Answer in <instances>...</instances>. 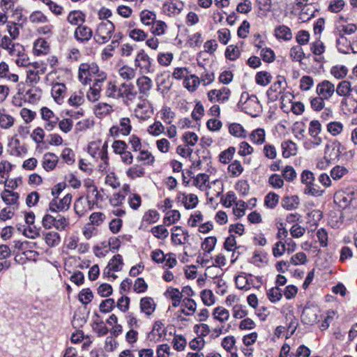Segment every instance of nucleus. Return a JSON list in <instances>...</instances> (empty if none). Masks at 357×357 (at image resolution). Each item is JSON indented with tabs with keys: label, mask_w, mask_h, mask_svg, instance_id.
<instances>
[{
	"label": "nucleus",
	"mask_w": 357,
	"mask_h": 357,
	"mask_svg": "<svg viewBox=\"0 0 357 357\" xmlns=\"http://www.w3.org/2000/svg\"><path fill=\"white\" fill-rule=\"evenodd\" d=\"M161 114H162L161 119L166 123H168V124H170L172 122V121L175 116L174 113L172 111L171 108L168 107H165L162 109Z\"/></svg>",
	"instance_id": "obj_62"
},
{
	"label": "nucleus",
	"mask_w": 357,
	"mask_h": 357,
	"mask_svg": "<svg viewBox=\"0 0 357 357\" xmlns=\"http://www.w3.org/2000/svg\"><path fill=\"white\" fill-rule=\"evenodd\" d=\"M128 35L136 41H143L147 38V34L142 29L137 28L130 29Z\"/></svg>",
	"instance_id": "obj_40"
},
{
	"label": "nucleus",
	"mask_w": 357,
	"mask_h": 357,
	"mask_svg": "<svg viewBox=\"0 0 357 357\" xmlns=\"http://www.w3.org/2000/svg\"><path fill=\"white\" fill-rule=\"evenodd\" d=\"M201 298L203 303L208 306L213 305L215 302L214 295L212 291L204 289L201 292Z\"/></svg>",
	"instance_id": "obj_53"
},
{
	"label": "nucleus",
	"mask_w": 357,
	"mask_h": 357,
	"mask_svg": "<svg viewBox=\"0 0 357 357\" xmlns=\"http://www.w3.org/2000/svg\"><path fill=\"white\" fill-rule=\"evenodd\" d=\"M351 83L349 81H342L340 82L335 91L340 96H349V93H351Z\"/></svg>",
	"instance_id": "obj_31"
},
{
	"label": "nucleus",
	"mask_w": 357,
	"mask_h": 357,
	"mask_svg": "<svg viewBox=\"0 0 357 357\" xmlns=\"http://www.w3.org/2000/svg\"><path fill=\"white\" fill-rule=\"evenodd\" d=\"M120 76L127 80L132 79L135 77V70L128 66H124L119 69Z\"/></svg>",
	"instance_id": "obj_56"
},
{
	"label": "nucleus",
	"mask_w": 357,
	"mask_h": 357,
	"mask_svg": "<svg viewBox=\"0 0 357 357\" xmlns=\"http://www.w3.org/2000/svg\"><path fill=\"white\" fill-rule=\"evenodd\" d=\"M29 20L32 23H45L47 22V17L40 11H34L29 16Z\"/></svg>",
	"instance_id": "obj_60"
},
{
	"label": "nucleus",
	"mask_w": 357,
	"mask_h": 357,
	"mask_svg": "<svg viewBox=\"0 0 357 357\" xmlns=\"http://www.w3.org/2000/svg\"><path fill=\"white\" fill-rule=\"evenodd\" d=\"M22 126H20L18 129V134L12 137L8 144V152L15 156L21 155L22 147L20 146V138L22 137Z\"/></svg>",
	"instance_id": "obj_4"
},
{
	"label": "nucleus",
	"mask_w": 357,
	"mask_h": 357,
	"mask_svg": "<svg viewBox=\"0 0 357 357\" xmlns=\"http://www.w3.org/2000/svg\"><path fill=\"white\" fill-rule=\"evenodd\" d=\"M267 296L271 302L275 303L282 298V291L279 287H275L267 291Z\"/></svg>",
	"instance_id": "obj_47"
},
{
	"label": "nucleus",
	"mask_w": 357,
	"mask_h": 357,
	"mask_svg": "<svg viewBox=\"0 0 357 357\" xmlns=\"http://www.w3.org/2000/svg\"><path fill=\"white\" fill-rule=\"evenodd\" d=\"M132 130L130 125V120L129 118H122L120 120L119 126H114L109 129L111 135L117 137L121 133L123 135L127 136L130 134Z\"/></svg>",
	"instance_id": "obj_7"
},
{
	"label": "nucleus",
	"mask_w": 357,
	"mask_h": 357,
	"mask_svg": "<svg viewBox=\"0 0 357 357\" xmlns=\"http://www.w3.org/2000/svg\"><path fill=\"white\" fill-rule=\"evenodd\" d=\"M66 89V85L62 83H56L52 86V96L57 103L60 104L63 101Z\"/></svg>",
	"instance_id": "obj_19"
},
{
	"label": "nucleus",
	"mask_w": 357,
	"mask_h": 357,
	"mask_svg": "<svg viewBox=\"0 0 357 357\" xmlns=\"http://www.w3.org/2000/svg\"><path fill=\"white\" fill-rule=\"evenodd\" d=\"M272 79V76L266 71H261L256 74L255 81L257 84L261 86L268 85Z\"/></svg>",
	"instance_id": "obj_36"
},
{
	"label": "nucleus",
	"mask_w": 357,
	"mask_h": 357,
	"mask_svg": "<svg viewBox=\"0 0 357 357\" xmlns=\"http://www.w3.org/2000/svg\"><path fill=\"white\" fill-rule=\"evenodd\" d=\"M341 154L340 143L337 140L328 142L324 151V156L329 160L335 161L338 160Z\"/></svg>",
	"instance_id": "obj_6"
},
{
	"label": "nucleus",
	"mask_w": 357,
	"mask_h": 357,
	"mask_svg": "<svg viewBox=\"0 0 357 357\" xmlns=\"http://www.w3.org/2000/svg\"><path fill=\"white\" fill-rule=\"evenodd\" d=\"M167 25L162 20H155L151 26V32L155 36H162L165 33Z\"/></svg>",
	"instance_id": "obj_34"
},
{
	"label": "nucleus",
	"mask_w": 357,
	"mask_h": 357,
	"mask_svg": "<svg viewBox=\"0 0 357 357\" xmlns=\"http://www.w3.org/2000/svg\"><path fill=\"white\" fill-rule=\"evenodd\" d=\"M114 29V24L111 21H103L98 25L94 39L100 44L106 43L111 39Z\"/></svg>",
	"instance_id": "obj_1"
},
{
	"label": "nucleus",
	"mask_w": 357,
	"mask_h": 357,
	"mask_svg": "<svg viewBox=\"0 0 357 357\" xmlns=\"http://www.w3.org/2000/svg\"><path fill=\"white\" fill-rule=\"evenodd\" d=\"M128 204L131 208L137 210L142 204V199L138 194H131L128 197Z\"/></svg>",
	"instance_id": "obj_63"
},
{
	"label": "nucleus",
	"mask_w": 357,
	"mask_h": 357,
	"mask_svg": "<svg viewBox=\"0 0 357 357\" xmlns=\"http://www.w3.org/2000/svg\"><path fill=\"white\" fill-rule=\"evenodd\" d=\"M282 206L286 210L291 211L298 208L299 199L298 196L284 197L282 200Z\"/></svg>",
	"instance_id": "obj_25"
},
{
	"label": "nucleus",
	"mask_w": 357,
	"mask_h": 357,
	"mask_svg": "<svg viewBox=\"0 0 357 357\" xmlns=\"http://www.w3.org/2000/svg\"><path fill=\"white\" fill-rule=\"evenodd\" d=\"M217 243V238L215 236H209L204 239L202 243V249L208 253L212 252Z\"/></svg>",
	"instance_id": "obj_42"
},
{
	"label": "nucleus",
	"mask_w": 357,
	"mask_h": 357,
	"mask_svg": "<svg viewBox=\"0 0 357 357\" xmlns=\"http://www.w3.org/2000/svg\"><path fill=\"white\" fill-rule=\"evenodd\" d=\"M213 317L214 319L220 322L227 321L229 317V312L223 307H217L213 310Z\"/></svg>",
	"instance_id": "obj_30"
},
{
	"label": "nucleus",
	"mask_w": 357,
	"mask_h": 357,
	"mask_svg": "<svg viewBox=\"0 0 357 357\" xmlns=\"http://www.w3.org/2000/svg\"><path fill=\"white\" fill-rule=\"evenodd\" d=\"M91 202L89 199L86 202L84 197H79L75 200L74 204V210L75 213L79 217L84 215L88 208L91 209Z\"/></svg>",
	"instance_id": "obj_12"
},
{
	"label": "nucleus",
	"mask_w": 357,
	"mask_h": 357,
	"mask_svg": "<svg viewBox=\"0 0 357 357\" xmlns=\"http://www.w3.org/2000/svg\"><path fill=\"white\" fill-rule=\"evenodd\" d=\"M137 86L140 94L148 96L149 91L152 87V81L149 77L142 76L137 79Z\"/></svg>",
	"instance_id": "obj_16"
},
{
	"label": "nucleus",
	"mask_w": 357,
	"mask_h": 357,
	"mask_svg": "<svg viewBox=\"0 0 357 357\" xmlns=\"http://www.w3.org/2000/svg\"><path fill=\"white\" fill-rule=\"evenodd\" d=\"M44 239L50 247H56L61 242V236L56 231H48L44 234Z\"/></svg>",
	"instance_id": "obj_26"
},
{
	"label": "nucleus",
	"mask_w": 357,
	"mask_h": 357,
	"mask_svg": "<svg viewBox=\"0 0 357 357\" xmlns=\"http://www.w3.org/2000/svg\"><path fill=\"white\" fill-rule=\"evenodd\" d=\"M184 5L179 0H172L164 4V9L169 15H178L183 9Z\"/></svg>",
	"instance_id": "obj_13"
},
{
	"label": "nucleus",
	"mask_w": 357,
	"mask_h": 357,
	"mask_svg": "<svg viewBox=\"0 0 357 357\" xmlns=\"http://www.w3.org/2000/svg\"><path fill=\"white\" fill-rule=\"evenodd\" d=\"M204 336H195L190 342V349L196 351H200L205 345Z\"/></svg>",
	"instance_id": "obj_41"
},
{
	"label": "nucleus",
	"mask_w": 357,
	"mask_h": 357,
	"mask_svg": "<svg viewBox=\"0 0 357 357\" xmlns=\"http://www.w3.org/2000/svg\"><path fill=\"white\" fill-rule=\"evenodd\" d=\"M183 196L182 202L186 209H192L196 207L198 204V198L194 194L185 195L181 194Z\"/></svg>",
	"instance_id": "obj_27"
},
{
	"label": "nucleus",
	"mask_w": 357,
	"mask_h": 357,
	"mask_svg": "<svg viewBox=\"0 0 357 357\" xmlns=\"http://www.w3.org/2000/svg\"><path fill=\"white\" fill-rule=\"evenodd\" d=\"M208 176L206 174H198L195 177L193 178L194 185L202 190L208 181Z\"/></svg>",
	"instance_id": "obj_54"
},
{
	"label": "nucleus",
	"mask_w": 357,
	"mask_h": 357,
	"mask_svg": "<svg viewBox=\"0 0 357 357\" xmlns=\"http://www.w3.org/2000/svg\"><path fill=\"white\" fill-rule=\"evenodd\" d=\"M144 174V169L139 165H135L129 168L126 172L127 176L131 178L142 177Z\"/></svg>",
	"instance_id": "obj_50"
},
{
	"label": "nucleus",
	"mask_w": 357,
	"mask_h": 357,
	"mask_svg": "<svg viewBox=\"0 0 357 357\" xmlns=\"http://www.w3.org/2000/svg\"><path fill=\"white\" fill-rule=\"evenodd\" d=\"M181 218V213L177 210H172L167 213L164 218V224L170 225L175 223Z\"/></svg>",
	"instance_id": "obj_38"
},
{
	"label": "nucleus",
	"mask_w": 357,
	"mask_h": 357,
	"mask_svg": "<svg viewBox=\"0 0 357 357\" xmlns=\"http://www.w3.org/2000/svg\"><path fill=\"white\" fill-rule=\"evenodd\" d=\"M93 36L91 28L85 25H79L74 32L75 38L80 43L88 42Z\"/></svg>",
	"instance_id": "obj_10"
},
{
	"label": "nucleus",
	"mask_w": 357,
	"mask_h": 357,
	"mask_svg": "<svg viewBox=\"0 0 357 357\" xmlns=\"http://www.w3.org/2000/svg\"><path fill=\"white\" fill-rule=\"evenodd\" d=\"M347 68L344 66H333L331 70V73L337 79H342L347 75Z\"/></svg>",
	"instance_id": "obj_55"
},
{
	"label": "nucleus",
	"mask_w": 357,
	"mask_h": 357,
	"mask_svg": "<svg viewBox=\"0 0 357 357\" xmlns=\"http://www.w3.org/2000/svg\"><path fill=\"white\" fill-rule=\"evenodd\" d=\"M160 218V214L156 210H149L143 215L142 220L148 224L156 222Z\"/></svg>",
	"instance_id": "obj_39"
},
{
	"label": "nucleus",
	"mask_w": 357,
	"mask_h": 357,
	"mask_svg": "<svg viewBox=\"0 0 357 357\" xmlns=\"http://www.w3.org/2000/svg\"><path fill=\"white\" fill-rule=\"evenodd\" d=\"M72 200L70 194L66 195L62 199L55 197L49 204V211L51 212L66 211L69 209Z\"/></svg>",
	"instance_id": "obj_2"
},
{
	"label": "nucleus",
	"mask_w": 357,
	"mask_h": 357,
	"mask_svg": "<svg viewBox=\"0 0 357 357\" xmlns=\"http://www.w3.org/2000/svg\"><path fill=\"white\" fill-rule=\"evenodd\" d=\"M121 84L119 87H117L114 83L110 82L107 84L105 94L108 98L118 99L121 98Z\"/></svg>",
	"instance_id": "obj_24"
},
{
	"label": "nucleus",
	"mask_w": 357,
	"mask_h": 357,
	"mask_svg": "<svg viewBox=\"0 0 357 357\" xmlns=\"http://www.w3.org/2000/svg\"><path fill=\"white\" fill-rule=\"evenodd\" d=\"M69 225L68 219L61 215H57L55 219L54 227L59 230H65L66 228Z\"/></svg>",
	"instance_id": "obj_57"
},
{
	"label": "nucleus",
	"mask_w": 357,
	"mask_h": 357,
	"mask_svg": "<svg viewBox=\"0 0 357 357\" xmlns=\"http://www.w3.org/2000/svg\"><path fill=\"white\" fill-rule=\"evenodd\" d=\"M167 333L169 335H175L176 330L174 327L169 326L167 328H165L163 324L161 321H158L155 322L153 329L149 335H167Z\"/></svg>",
	"instance_id": "obj_15"
},
{
	"label": "nucleus",
	"mask_w": 357,
	"mask_h": 357,
	"mask_svg": "<svg viewBox=\"0 0 357 357\" xmlns=\"http://www.w3.org/2000/svg\"><path fill=\"white\" fill-rule=\"evenodd\" d=\"M67 21L72 25H82L85 21V15L79 10L70 12L67 17Z\"/></svg>",
	"instance_id": "obj_20"
},
{
	"label": "nucleus",
	"mask_w": 357,
	"mask_h": 357,
	"mask_svg": "<svg viewBox=\"0 0 357 357\" xmlns=\"http://www.w3.org/2000/svg\"><path fill=\"white\" fill-rule=\"evenodd\" d=\"M122 96L124 102L128 105V102L132 101L137 96V91L132 84H121Z\"/></svg>",
	"instance_id": "obj_11"
},
{
	"label": "nucleus",
	"mask_w": 357,
	"mask_h": 357,
	"mask_svg": "<svg viewBox=\"0 0 357 357\" xmlns=\"http://www.w3.org/2000/svg\"><path fill=\"white\" fill-rule=\"evenodd\" d=\"M286 252L285 243L282 241L276 242L273 248V255L275 257H281Z\"/></svg>",
	"instance_id": "obj_64"
},
{
	"label": "nucleus",
	"mask_w": 357,
	"mask_h": 357,
	"mask_svg": "<svg viewBox=\"0 0 357 357\" xmlns=\"http://www.w3.org/2000/svg\"><path fill=\"white\" fill-rule=\"evenodd\" d=\"M135 66L139 68L143 73H149L152 71L151 59L143 50H141L137 54Z\"/></svg>",
	"instance_id": "obj_3"
},
{
	"label": "nucleus",
	"mask_w": 357,
	"mask_h": 357,
	"mask_svg": "<svg viewBox=\"0 0 357 357\" xmlns=\"http://www.w3.org/2000/svg\"><path fill=\"white\" fill-rule=\"evenodd\" d=\"M95 68L91 67L87 63H82L79 67V79L83 84H86L87 80L89 79V76L91 75V73H95L93 70Z\"/></svg>",
	"instance_id": "obj_22"
},
{
	"label": "nucleus",
	"mask_w": 357,
	"mask_h": 357,
	"mask_svg": "<svg viewBox=\"0 0 357 357\" xmlns=\"http://www.w3.org/2000/svg\"><path fill=\"white\" fill-rule=\"evenodd\" d=\"M153 235L158 239H164L168 236L169 232L167 229L162 225L153 227L151 229Z\"/></svg>",
	"instance_id": "obj_44"
},
{
	"label": "nucleus",
	"mask_w": 357,
	"mask_h": 357,
	"mask_svg": "<svg viewBox=\"0 0 357 357\" xmlns=\"http://www.w3.org/2000/svg\"><path fill=\"white\" fill-rule=\"evenodd\" d=\"M230 94L231 91L228 88L222 87L220 90L213 89L209 91L207 96L211 102H225L229 100Z\"/></svg>",
	"instance_id": "obj_5"
},
{
	"label": "nucleus",
	"mask_w": 357,
	"mask_h": 357,
	"mask_svg": "<svg viewBox=\"0 0 357 357\" xmlns=\"http://www.w3.org/2000/svg\"><path fill=\"white\" fill-rule=\"evenodd\" d=\"M250 140L254 144H261L265 141V132L262 128H257L252 132L250 136Z\"/></svg>",
	"instance_id": "obj_35"
},
{
	"label": "nucleus",
	"mask_w": 357,
	"mask_h": 357,
	"mask_svg": "<svg viewBox=\"0 0 357 357\" xmlns=\"http://www.w3.org/2000/svg\"><path fill=\"white\" fill-rule=\"evenodd\" d=\"M25 72L26 73V83H36L39 80L38 71L31 70L29 66H25Z\"/></svg>",
	"instance_id": "obj_61"
},
{
	"label": "nucleus",
	"mask_w": 357,
	"mask_h": 357,
	"mask_svg": "<svg viewBox=\"0 0 357 357\" xmlns=\"http://www.w3.org/2000/svg\"><path fill=\"white\" fill-rule=\"evenodd\" d=\"M284 82V78L281 77L267 90L266 95L269 100L273 102L278 100L279 94L282 93L285 89V87L282 86Z\"/></svg>",
	"instance_id": "obj_9"
},
{
	"label": "nucleus",
	"mask_w": 357,
	"mask_h": 357,
	"mask_svg": "<svg viewBox=\"0 0 357 357\" xmlns=\"http://www.w3.org/2000/svg\"><path fill=\"white\" fill-rule=\"evenodd\" d=\"M348 173V169L344 166L336 165L331 171V176L335 180L337 181L342 178L344 175Z\"/></svg>",
	"instance_id": "obj_37"
},
{
	"label": "nucleus",
	"mask_w": 357,
	"mask_h": 357,
	"mask_svg": "<svg viewBox=\"0 0 357 357\" xmlns=\"http://www.w3.org/2000/svg\"><path fill=\"white\" fill-rule=\"evenodd\" d=\"M290 56L293 60L301 61L305 58V54L301 46H294L290 50Z\"/></svg>",
	"instance_id": "obj_52"
},
{
	"label": "nucleus",
	"mask_w": 357,
	"mask_h": 357,
	"mask_svg": "<svg viewBox=\"0 0 357 357\" xmlns=\"http://www.w3.org/2000/svg\"><path fill=\"white\" fill-rule=\"evenodd\" d=\"M282 149V155L284 158H289L291 155H295L297 152L296 144L291 140L283 142L281 144Z\"/></svg>",
	"instance_id": "obj_23"
},
{
	"label": "nucleus",
	"mask_w": 357,
	"mask_h": 357,
	"mask_svg": "<svg viewBox=\"0 0 357 357\" xmlns=\"http://www.w3.org/2000/svg\"><path fill=\"white\" fill-rule=\"evenodd\" d=\"M59 158L52 153H46L43 155V167L47 171L53 170L58 163Z\"/></svg>",
	"instance_id": "obj_17"
},
{
	"label": "nucleus",
	"mask_w": 357,
	"mask_h": 357,
	"mask_svg": "<svg viewBox=\"0 0 357 357\" xmlns=\"http://www.w3.org/2000/svg\"><path fill=\"white\" fill-rule=\"evenodd\" d=\"M42 95V91L38 87L32 86L26 90L25 95H24V102H28L31 104L37 103Z\"/></svg>",
	"instance_id": "obj_14"
},
{
	"label": "nucleus",
	"mask_w": 357,
	"mask_h": 357,
	"mask_svg": "<svg viewBox=\"0 0 357 357\" xmlns=\"http://www.w3.org/2000/svg\"><path fill=\"white\" fill-rule=\"evenodd\" d=\"M236 151V149L233 146L229 147L227 150L221 152L220 154V161L222 163L227 164L233 158V155Z\"/></svg>",
	"instance_id": "obj_43"
},
{
	"label": "nucleus",
	"mask_w": 357,
	"mask_h": 357,
	"mask_svg": "<svg viewBox=\"0 0 357 357\" xmlns=\"http://www.w3.org/2000/svg\"><path fill=\"white\" fill-rule=\"evenodd\" d=\"M240 55V52L236 46L234 45H229L225 51V56L226 57L231 60L234 61L236 60Z\"/></svg>",
	"instance_id": "obj_59"
},
{
	"label": "nucleus",
	"mask_w": 357,
	"mask_h": 357,
	"mask_svg": "<svg viewBox=\"0 0 357 357\" xmlns=\"http://www.w3.org/2000/svg\"><path fill=\"white\" fill-rule=\"evenodd\" d=\"M343 129V126L340 122L333 121L327 125V130L333 136H336L341 133Z\"/></svg>",
	"instance_id": "obj_51"
},
{
	"label": "nucleus",
	"mask_w": 357,
	"mask_h": 357,
	"mask_svg": "<svg viewBox=\"0 0 357 357\" xmlns=\"http://www.w3.org/2000/svg\"><path fill=\"white\" fill-rule=\"evenodd\" d=\"M302 321L307 324H313L317 319L316 310L311 307H305L301 314Z\"/></svg>",
	"instance_id": "obj_21"
},
{
	"label": "nucleus",
	"mask_w": 357,
	"mask_h": 357,
	"mask_svg": "<svg viewBox=\"0 0 357 357\" xmlns=\"http://www.w3.org/2000/svg\"><path fill=\"white\" fill-rule=\"evenodd\" d=\"M1 198L6 204H14L19 198V195L8 189H5L1 193Z\"/></svg>",
	"instance_id": "obj_33"
},
{
	"label": "nucleus",
	"mask_w": 357,
	"mask_h": 357,
	"mask_svg": "<svg viewBox=\"0 0 357 357\" xmlns=\"http://www.w3.org/2000/svg\"><path fill=\"white\" fill-rule=\"evenodd\" d=\"M138 161L144 162L145 165H152L155 160L153 155L148 151H140L137 156Z\"/></svg>",
	"instance_id": "obj_49"
},
{
	"label": "nucleus",
	"mask_w": 357,
	"mask_h": 357,
	"mask_svg": "<svg viewBox=\"0 0 357 357\" xmlns=\"http://www.w3.org/2000/svg\"><path fill=\"white\" fill-rule=\"evenodd\" d=\"M229 132L231 135L236 137L245 138L246 137L245 130L239 123H234L230 124L229 127Z\"/></svg>",
	"instance_id": "obj_32"
},
{
	"label": "nucleus",
	"mask_w": 357,
	"mask_h": 357,
	"mask_svg": "<svg viewBox=\"0 0 357 357\" xmlns=\"http://www.w3.org/2000/svg\"><path fill=\"white\" fill-rule=\"evenodd\" d=\"M140 20L143 24L150 26L156 20V15L154 12L144 10L140 13Z\"/></svg>",
	"instance_id": "obj_29"
},
{
	"label": "nucleus",
	"mask_w": 357,
	"mask_h": 357,
	"mask_svg": "<svg viewBox=\"0 0 357 357\" xmlns=\"http://www.w3.org/2000/svg\"><path fill=\"white\" fill-rule=\"evenodd\" d=\"M228 171L236 177L239 176L243 172V167L238 160H234L228 167Z\"/></svg>",
	"instance_id": "obj_48"
},
{
	"label": "nucleus",
	"mask_w": 357,
	"mask_h": 357,
	"mask_svg": "<svg viewBox=\"0 0 357 357\" xmlns=\"http://www.w3.org/2000/svg\"><path fill=\"white\" fill-rule=\"evenodd\" d=\"M155 304L151 297H144L140 301V310L146 315H151L155 310Z\"/></svg>",
	"instance_id": "obj_18"
},
{
	"label": "nucleus",
	"mask_w": 357,
	"mask_h": 357,
	"mask_svg": "<svg viewBox=\"0 0 357 357\" xmlns=\"http://www.w3.org/2000/svg\"><path fill=\"white\" fill-rule=\"evenodd\" d=\"M93 297L89 288L83 289L79 294V301L84 305L89 303Z\"/></svg>",
	"instance_id": "obj_45"
},
{
	"label": "nucleus",
	"mask_w": 357,
	"mask_h": 357,
	"mask_svg": "<svg viewBox=\"0 0 357 357\" xmlns=\"http://www.w3.org/2000/svg\"><path fill=\"white\" fill-rule=\"evenodd\" d=\"M279 202V195L275 192H269L265 197V205L270 208H274Z\"/></svg>",
	"instance_id": "obj_46"
},
{
	"label": "nucleus",
	"mask_w": 357,
	"mask_h": 357,
	"mask_svg": "<svg viewBox=\"0 0 357 357\" xmlns=\"http://www.w3.org/2000/svg\"><path fill=\"white\" fill-rule=\"evenodd\" d=\"M316 91L318 96L328 100L335 92V86L331 82L324 80L317 84Z\"/></svg>",
	"instance_id": "obj_8"
},
{
	"label": "nucleus",
	"mask_w": 357,
	"mask_h": 357,
	"mask_svg": "<svg viewBox=\"0 0 357 357\" xmlns=\"http://www.w3.org/2000/svg\"><path fill=\"white\" fill-rule=\"evenodd\" d=\"M275 36L278 38H281L284 40H289L292 38L291 29L284 25L279 26L275 28Z\"/></svg>",
	"instance_id": "obj_28"
},
{
	"label": "nucleus",
	"mask_w": 357,
	"mask_h": 357,
	"mask_svg": "<svg viewBox=\"0 0 357 357\" xmlns=\"http://www.w3.org/2000/svg\"><path fill=\"white\" fill-rule=\"evenodd\" d=\"M172 344L175 350L183 351L186 347L187 342L184 336H174Z\"/></svg>",
	"instance_id": "obj_58"
}]
</instances>
